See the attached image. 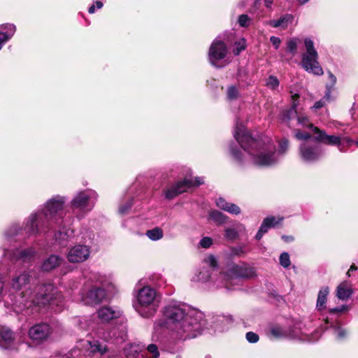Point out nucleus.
<instances>
[{
	"instance_id": "nucleus-1",
	"label": "nucleus",
	"mask_w": 358,
	"mask_h": 358,
	"mask_svg": "<svg viewBox=\"0 0 358 358\" xmlns=\"http://www.w3.org/2000/svg\"><path fill=\"white\" fill-rule=\"evenodd\" d=\"M163 319L155 321L154 330L166 329L174 341H185L196 337L206 330L210 334L222 332L228 329L231 320L217 315L204 319V314L180 301H171L163 310Z\"/></svg>"
},
{
	"instance_id": "nucleus-2",
	"label": "nucleus",
	"mask_w": 358,
	"mask_h": 358,
	"mask_svg": "<svg viewBox=\"0 0 358 358\" xmlns=\"http://www.w3.org/2000/svg\"><path fill=\"white\" fill-rule=\"evenodd\" d=\"M234 136L248 154L250 162L262 167L276 165L287 152L289 147L288 139L282 138L278 141L277 149L271 137L263 134L252 136L238 121L236 123Z\"/></svg>"
},
{
	"instance_id": "nucleus-3",
	"label": "nucleus",
	"mask_w": 358,
	"mask_h": 358,
	"mask_svg": "<svg viewBox=\"0 0 358 358\" xmlns=\"http://www.w3.org/2000/svg\"><path fill=\"white\" fill-rule=\"evenodd\" d=\"M31 282L30 271L16 273L12 275L10 280V287L17 292L13 299H11L12 306L17 313L26 312L32 313L29 309L32 306H45L48 303L59 306L62 303V296L52 284L38 285L36 294L32 293L29 288Z\"/></svg>"
},
{
	"instance_id": "nucleus-4",
	"label": "nucleus",
	"mask_w": 358,
	"mask_h": 358,
	"mask_svg": "<svg viewBox=\"0 0 358 358\" xmlns=\"http://www.w3.org/2000/svg\"><path fill=\"white\" fill-rule=\"evenodd\" d=\"M66 201V199L59 195L48 200L41 208L26 219V233L28 235L45 234L53 228V224L62 226Z\"/></svg>"
},
{
	"instance_id": "nucleus-5",
	"label": "nucleus",
	"mask_w": 358,
	"mask_h": 358,
	"mask_svg": "<svg viewBox=\"0 0 358 358\" xmlns=\"http://www.w3.org/2000/svg\"><path fill=\"white\" fill-rule=\"evenodd\" d=\"M89 279L99 285H84L80 292L79 301L85 305L95 306L101 303L106 298V292H113L115 289L110 275L91 273Z\"/></svg>"
},
{
	"instance_id": "nucleus-6",
	"label": "nucleus",
	"mask_w": 358,
	"mask_h": 358,
	"mask_svg": "<svg viewBox=\"0 0 358 358\" xmlns=\"http://www.w3.org/2000/svg\"><path fill=\"white\" fill-rule=\"evenodd\" d=\"M135 298L133 306L141 317L150 318L155 315L161 301L156 289L150 286H144L137 292Z\"/></svg>"
},
{
	"instance_id": "nucleus-7",
	"label": "nucleus",
	"mask_w": 358,
	"mask_h": 358,
	"mask_svg": "<svg viewBox=\"0 0 358 358\" xmlns=\"http://www.w3.org/2000/svg\"><path fill=\"white\" fill-rule=\"evenodd\" d=\"M255 271L252 268L245 264L230 265L225 273H220V278L223 280V287L231 289V285L239 281L241 278L253 276Z\"/></svg>"
},
{
	"instance_id": "nucleus-8",
	"label": "nucleus",
	"mask_w": 358,
	"mask_h": 358,
	"mask_svg": "<svg viewBox=\"0 0 358 358\" xmlns=\"http://www.w3.org/2000/svg\"><path fill=\"white\" fill-rule=\"evenodd\" d=\"M306 52L302 55V67L308 73L316 76H321L324 71L318 62V54L314 47L313 41L306 38L304 40Z\"/></svg>"
},
{
	"instance_id": "nucleus-9",
	"label": "nucleus",
	"mask_w": 358,
	"mask_h": 358,
	"mask_svg": "<svg viewBox=\"0 0 358 358\" xmlns=\"http://www.w3.org/2000/svg\"><path fill=\"white\" fill-rule=\"evenodd\" d=\"M203 266L194 278L195 281L206 282H214L217 287H223V280L215 279L217 272V262L215 256L210 255L203 259Z\"/></svg>"
},
{
	"instance_id": "nucleus-10",
	"label": "nucleus",
	"mask_w": 358,
	"mask_h": 358,
	"mask_svg": "<svg viewBox=\"0 0 358 358\" xmlns=\"http://www.w3.org/2000/svg\"><path fill=\"white\" fill-rule=\"evenodd\" d=\"M98 199L97 193L92 189L78 192L71 201L73 208L87 213L92 210Z\"/></svg>"
},
{
	"instance_id": "nucleus-11",
	"label": "nucleus",
	"mask_w": 358,
	"mask_h": 358,
	"mask_svg": "<svg viewBox=\"0 0 358 358\" xmlns=\"http://www.w3.org/2000/svg\"><path fill=\"white\" fill-rule=\"evenodd\" d=\"M292 108L283 110L281 113V120L282 122L286 123L289 127H291L290 122L296 119L297 124L303 127H307L312 129L313 131L314 125L310 122L308 117L303 113H299L296 110L298 106L297 100L299 97L298 94L292 95Z\"/></svg>"
},
{
	"instance_id": "nucleus-12",
	"label": "nucleus",
	"mask_w": 358,
	"mask_h": 358,
	"mask_svg": "<svg viewBox=\"0 0 358 358\" xmlns=\"http://www.w3.org/2000/svg\"><path fill=\"white\" fill-rule=\"evenodd\" d=\"M313 134H315V139L317 141L329 145H336L341 152H345L344 146L345 145H349L352 143V141L348 137L328 135L318 127L313 128Z\"/></svg>"
},
{
	"instance_id": "nucleus-13",
	"label": "nucleus",
	"mask_w": 358,
	"mask_h": 358,
	"mask_svg": "<svg viewBox=\"0 0 358 358\" xmlns=\"http://www.w3.org/2000/svg\"><path fill=\"white\" fill-rule=\"evenodd\" d=\"M204 182L203 178L196 177L194 179L185 178L168 188L164 192L165 197L172 199L178 195L185 192L188 189L194 186H199Z\"/></svg>"
},
{
	"instance_id": "nucleus-14",
	"label": "nucleus",
	"mask_w": 358,
	"mask_h": 358,
	"mask_svg": "<svg viewBox=\"0 0 358 358\" xmlns=\"http://www.w3.org/2000/svg\"><path fill=\"white\" fill-rule=\"evenodd\" d=\"M300 156L306 162H313L318 160L323 155L322 148L310 141L303 142L299 147Z\"/></svg>"
},
{
	"instance_id": "nucleus-15",
	"label": "nucleus",
	"mask_w": 358,
	"mask_h": 358,
	"mask_svg": "<svg viewBox=\"0 0 358 358\" xmlns=\"http://www.w3.org/2000/svg\"><path fill=\"white\" fill-rule=\"evenodd\" d=\"M227 54V48L224 42L220 39V36L217 37L211 43L209 51L208 58L211 64L217 67V62L223 59Z\"/></svg>"
},
{
	"instance_id": "nucleus-16",
	"label": "nucleus",
	"mask_w": 358,
	"mask_h": 358,
	"mask_svg": "<svg viewBox=\"0 0 358 358\" xmlns=\"http://www.w3.org/2000/svg\"><path fill=\"white\" fill-rule=\"evenodd\" d=\"M90 255L91 246L80 243L69 249L66 257L71 263H82L87 260Z\"/></svg>"
},
{
	"instance_id": "nucleus-17",
	"label": "nucleus",
	"mask_w": 358,
	"mask_h": 358,
	"mask_svg": "<svg viewBox=\"0 0 358 358\" xmlns=\"http://www.w3.org/2000/svg\"><path fill=\"white\" fill-rule=\"evenodd\" d=\"M36 255V250L32 247L16 249L12 254H10L6 248L3 249V256H8L13 260L20 261L23 263L32 262Z\"/></svg>"
},
{
	"instance_id": "nucleus-18",
	"label": "nucleus",
	"mask_w": 358,
	"mask_h": 358,
	"mask_svg": "<svg viewBox=\"0 0 358 358\" xmlns=\"http://www.w3.org/2000/svg\"><path fill=\"white\" fill-rule=\"evenodd\" d=\"M96 314L101 323H108L113 320L120 318L122 312L117 308L105 306L99 308Z\"/></svg>"
},
{
	"instance_id": "nucleus-19",
	"label": "nucleus",
	"mask_w": 358,
	"mask_h": 358,
	"mask_svg": "<svg viewBox=\"0 0 358 358\" xmlns=\"http://www.w3.org/2000/svg\"><path fill=\"white\" fill-rule=\"evenodd\" d=\"M0 347L6 350L17 348L14 333L7 327H0Z\"/></svg>"
},
{
	"instance_id": "nucleus-20",
	"label": "nucleus",
	"mask_w": 358,
	"mask_h": 358,
	"mask_svg": "<svg viewBox=\"0 0 358 358\" xmlns=\"http://www.w3.org/2000/svg\"><path fill=\"white\" fill-rule=\"evenodd\" d=\"M50 334V327L47 323H40L31 327L29 336L34 341H42L48 338Z\"/></svg>"
},
{
	"instance_id": "nucleus-21",
	"label": "nucleus",
	"mask_w": 358,
	"mask_h": 358,
	"mask_svg": "<svg viewBox=\"0 0 358 358\" xmlns=\"http://www.w3.org/2000/svg\"><path fill=\"white\" fill-rule=\"evenodd\" d=\"M26 222V220H24L22 227L20 226L19 224H13L8 229H7L4 232V240L6 242H10L13 240L16 241L15 237L20 234H22L23 232L28 236H31V235H28L24 230V224Z\"/></svg>"
},
{
	"instance_id": "nucleus-22",
	"label": "nucleus",
	"mask_w": 358,
	"mask_h": 358,
	"mask_svg": "<svg viewBox=\"0 0 358 358\" xmlns=\"http://www.w3.org/2000/svg\"><path fill=\"white\" fill-rule=\"evenodd\" d=\"M215 204L221 210L226 211L231 215H239L241 210L236 204L228 202L224 198L220 197L216 199Z\"/></svg>"
},
{
	"instance_id": "nucleus-23",
	"label": "nucleus",
	"mask_w": 358,
	"mask_h": 358,
	"mask_svg": "<svg viewBox=\"0 0 358 358\" xmlns=\"http://www.w3.org/2000/svg\"><path fill=\"white\" fill-rule=\"evenodd\" d=\"M16 31V27L13 24H6L0 26V50L5 43L10 40Z\"/></svg>"
},
{
	"instance_id": "nucleus-24",
	"label": "nucleus",
	"mask_w": 358,
	"mask_h": 358,
	"mask_svg": "<svg viewBox=\"0 0 358 358\" xmlns=\"http://www.w3.org/2000/svg\"><path fill=\"white\" fill-rule=\"evenodd\" d=\"M63 262V258L57 255H51L43 260L41 264V269L43 271H50L58 266Z\"/></svg>"
},
{
	"instance_id": "nucleus-25",
	"label": "nucleus",
	"mask_w": 358,
	"mask_h": 358,
	"mask_svg": "<svg viewBox=\"0 0 358 358\" xmlns=\"http://www.w3.org/2000/svg\"><path fill=\"white\" fill-rule=\"evenodd\" d=\"M73 234L74 231L73 229L63 227L62 229H59L55 233V238L59 245L65 247L69 240L73 237Z\"/></svg>"
},
{
	"instance_id": "nucleus-26",
	"label": "nucleus",
	"mask_w": 358,
	"mask_h": 358,
	"mask_svg": "<svg viewBox=\"0 0 358 358\" xmlns=\"http://www.w3.org/2000/svg\"><path fill=\"white\" fill-rule=\"evenodd\" d=\"M292 21L293 16L291 14H285L278 20L268 21L267 24L275 28L280 27L282 29H286L292 23Z\"/></svg>"
},
{
	"instance_id": "nucleus-27",
	"label": "nucleus",
	"mask_w": 358,
	"mask_h": 358,
	"mask_svg": "<svg viewBox=\"0 0 358 358\" xmlns=\"http://www.w3.org/2000/svg\"><path fill=\"white\" fill-rule=\"evenodd\" d=\"M271 335L277 339L294 338L297 336V334L288 333V330L286 328H283L280 326H274L271 328Z\"/></svg>"
},
{
	"instance_id": "nucleus-28",
	"label": "nucleus",
	"mask_w": 358,
	"mask_h": 358,
	"mask_svg": "<svg viewBox=\"0 0 358 358\" xmlns=\"http://www.w3.org/2000/svg\"><path fill=\"white\" fill-rule=\"evenodd\" d=\"M329 293V289L328 287H323L319 291L316 303V309L318 311H322L326 308Z\"/></svg>"
},
{
	"instance_id": "nucleus-29",
	"label": "nucleus",
	"mask_w": 358,
	"mask_h": 358,
	"mask_svg": "<svg viewBox=\"0 0 358 358\" xmlns=\"http://www.w3.org/2000/svg\"><path fill=\"white\" fill-rule=\"evenodd\" d=\"M236 228L234 227H227L224 229V237L229 241H234L238 238L239 232L244 231L245 227L241 223L236 224Z\"/></svg>"
},
{
	"instance_id": "nucleus-30",
	"label": "nucleus",
	"mask_w": 358,
	"mask_h": 358,
	"mask_svg": "<svg viewBox=\"0 0 358 358\" xmlns=\"http://www.w3.org/2000/svg\"><path fill=\"white\" fill-rule=\"evenodd\" d=\"M208 220L213 221L217 225H222L227 221L228 217L217 210H211L208 213Z\"/></svg>"
},
{
	"instance_id": "nucleus-31",
	"label": "nucleus",
	"mask_w": 358,
	"mask_h": 358,
	"mask_svg": "<svg viewBox=\"0 0 358 358\" xmlns=\"http://www.w3.org/2000/svg\"><path fill=\"white\" fill-rule=\"evenodd\" d=\"M229 152L232 159L234 160L235 162H236L238 164H245V160L243 157V154L239 149L231 145L229 146Z\"/></svg>"
},
{
	"instance_id": "nucleus-32",
	"label": "nucleus",
	"mask_w": 358,
	"mask_h": 358,
	"mask_svg": "<svg viewBox=\"0 0 358 358\" xmlns=\"http://www.w3.org/2000/svg\"><path fill=\"white\" fill-rule=\"evenodd\" d=\"M288 333H292L294 334H297L298 336L294 338H288L289 339H299L301 341H308L310 342H313L317 340V337H310L308 335H303L301 330L297 328L294 329H287Z\"/></svg>"
},
{
	"instance_id": "nucleus-33",
	"label": "nucleus",
	"mask_w": 358,
	"mask_h": 358,
	"mask_svg": "<svg viewBox=\"0 0 358 358\" xmlns=\"http://www.w3.org/2000/svg\"><path fill=\"white\" fill-rule=\"evenodd\" d=\"M94 238V234L92 231L83 229L80 233V241L83 245H89L92 243Z\"/></svg>"
},
{
	"instance_id": "nucleus-34",
	"label": "nucleus",
	"mask_w": 358,
	"mask_h": 358,
	"mask_svg": "<svg viewBox=\"0 0 358 358\" xmlns=\"http://www.w3.org/2000/svg\"><path fill=\"white\" fill-rule=\"evenodd\" d=\"M164 235L163 231L159 227H155L152 229L146 231V236L152 241H156L162 238Z\"/></svg>"
},
{
	"instance_id": "nucleus-35",
	"label": "nucleus",
	"mask_w": 358,
	"mask_h": 358,
	"mask_svg": "<svg viewBox=\"0 0 358 358\" xmlns=\"http://www.w3.org/2000/svg\"><path fill=\"white\" fill-rule=\"evenodd\" d=\"M351 290L345 287L344 285H340L337 287L336 296H338V299L341 300H346L351 296Z\"/></svg>"
},
{
	"instance_id": "nucleus-36",
	"label": "nucleus",
	"mask_w": 358,
	"mask_h": 358,
	"mask_svg": "<svg viewBox=\"0 0 358 358\" xmlns=\"http://www.w3.org/2000/svg\"><path fill=\"white\" fill-rule=\"evenodd\" d=\"M133 204V199L128 196L124 199V201L123 203L120 204L119 207V213L121 215H124L128 213L129 210L131 208Z\"/></svg>"
},
{
	"instance_id": "nucleus-37",
	"label": "nucleus",
	"mask_w": 358,
	"mask_h": 358,
	"mask_svg": "<svg viewBox=\"0 0 358 358\" xmlns=\"http://www.w3.org/2000/svg\"><path fill=\"white\" fill-rule=\"evenodd\" d=\"M331 328L333 329V333L337 339L341 340L346 337L347 331L345 329L341 328L338 323L331 325Z\"/></svg>"
},
{
	"instance_id": "nucleus-38",
	"label": "nucleus",
	"mask_w": 358,
	"mask_h": 358,
	"mask_svg": "<svg viewBox=\"0 0 358 358\" xmlns=\"http://www.w3.org/2000/svg\"><path fill=\"white\" fill-rule=\"evenodd\" d=\"M240 92L238 88L235 85L228 87L227 91V97L229 100H236L239 97Z\"/></svg>"
},
{
	"instance_id": "nucleus-39",
	"label": "nucleus",
	"mask_w": 358,
	"mask_h": 358,
	"mask_svg": "<svg viewBox=\"0 0 358 358\" xmlns=\"http://www.w3.org/2000/svg\"><path fill=\"white\" fill-rule=\"evenodd\" d=\"M237 22L240 27L247 28L252 24V19L246 14H242L238 16Z\"/></svg>"
},
{
	"instance_id": "nucleus-40",
	"label": "nucleus",
	"mask_w": 358,
	"mask_h": 358,
	"mask_svg": "<svg viewBox=\"0 0 358 358\" xmlns=\"http://www.w3.org/2000/svg\"><path fill=\"white\" fill-rule=\"evenodd\" d=\"M299 41V39L294 38L289 39L287 42V50L292 55H295L297 52Z\"/></svg>"
},
{
	"instance_id": "nucleus-41",
	"label": "nucleus",
	"mask_w": 358,
	"mask_h": 358,
	"mask_svg": "<svg viewBox=\"0 0 358 358\" xmlns=\"http://www.w3.org/2000/svg\"><path fill=\"white\" fill-rule=\"evenodd\" d=\"M235 48L233 50L234 55H238L246 48V41L245 38H240L235 43Z\"/></svg>"
},
{
	"instance_id": "nucleus-42",
	"label": "nucleus",
	"mask_w": 358,
	"mask_h": 358,
	"mask_svg": "<svg viewBox=\"0 0 358 358\" xmlns=\"http://www.w3.org/2000/svg\"><path fill=\"white\" fill-rule=\"evenodd\" d=\"M266 85L268 88L275 90L279 86V80L275 76H270L266 80Z\"/></svg>"
},
{
	"instance_id": "nucleus-43",
	"label": "nucleus",
	"mask_w": 358,
	"mask_h": 358,
	"mask_svg": "<svg viewBox=\"0 0 358 358\" xmlns=\"http://www.w3.org/2000/svg\"><path fill=\"white\" fill-rule=\"evenodd\" d=\"M279 260L280 265L284 268H288L291 264L289 255L287 252H282L280 256Z\"/></svg>"
},
{
	"instance_id": "nucleus-44",
	"label": "nucleus",
	"mask_w": 358,
	"mask_h": 358,
	"mask_svg": "<svg viewBox=\"0 0 358 358\" xmlns=\"http://www.w3.org/2000/svg\"><path fill=\"white\" fill-rule=\"evenodd\" d=\"M265 220L267 222V224H268V226L271 228L278 224L282 220V217L270 216L266 217Z\"/></svg>"
},
{
	"instance_id": "nucleus-45",
	"label": "nucleus",
	"mask_w": 358,
	"mask_h": 358,
	"mask_svg": "<svg viewBox=\"0 0 358 358\" xmlns=\"http://www.w3.org/2000/svg\"><path fill=\"white\" fill-rule=\"evenodd\" d=\"M294 136L298 140L304 141V142L308 141V140L311 138V135L309 133L302 132L299 130L295 131Z\"/></svg>"
},
{
	"instance_id": "nucleus-46",
	"label": "nucleus",
	"mask_w": 358,
	"mask_h": 358,
	"mask_svg": "<svg viewBox=\"0 0 358 358\" xmlns=\"http://www.w3.org/2000/svg\"><path fill=\"white\" fill-rule=\"evenodd\" d=\"M329 97H330V92H327L326 95L322 99H320V101L315 103L314 106H313V108H314V109L321 108L322 107H323L325 105L326 101L329 99Z\"/></svg>"
},
{
	"instance_id": "nucleus-47",
	"label": "nucleus",
	"mask_w": 358,
	"mask_h": 358,
	"mask_svg": "<svg viewBox=\"0 0 358 358\" xmlns=\"http://www.w3.org/2000/svg\"><path fill=\"white\" fill-rule=\"evenodd\" d=\"M245 338L250 343H256L259 339L258 334L252 331L248 332L245 335Z\"/></svg>"
},
{
	"instance_id": "nucleus-48",
	"label": "nucleus",
	"mask_w": 358,
	"mask_h": 358,
	"mask_svg": "<svg viewBox=\"0 0 358 358\" xmlns=\"http://www.w3.org/2000/svg\"><path fill=\"white\" fill-rule=\"evenodd\" d=\"M85 322L86 324L87 327L89 329H91L93 331H96L98 324L94 320V319L92 317H89L88 319H86L85 320Z\"/></svg>"
},
{
	"instance_id": "nucleus-49",
	"label": "nucleus",
	"mask_w": 358,
	"mask_h": 358,
	"mask_svg": "<svg viewBox=\"0 0 358 358\" xmlns=\"http://www.w3.org/2000/svg\"><path fill=\"white\" fill-rule=\"evenodd\" d=\"M213 244V240L210 237H203L199 242V245L201 248H208Z\"/></svg>"
},
{
	"instance_id": "nucleus-50",
	"label": "nucleus",
	"mask_w": 358,
	"mask_h": 358,
	"mask_svg": "<svg viewBox=\"0 0 358 358\" xmlns=\"http://www.w3.org/2000/svg\"><path fill=\"white\" fill-rule=\"evenodd\" d=\"M98 337L103 339L104 341H109L113 339V337H115V333H113V336L110 335V333H101L97 332Z\"/></svg>"
},
{
	"instance_id": "nucleus-51",
	"label": "nucleus",
	"mask_w": 358,
	"mask_h": 358,
	"mask_svg": "<svg viewBox=\"0 0 358 358\" xmlns=\"http://www.w3.org/2000/svg\"><path fill=\"white\" fill-rule=\"evenodd\" d=\"M95 7H96L98 9H100L103 7V3L99 1L96 0L94 4H92L88 9V12L90 14H92L95 12Z\"/></svg>"
},
{
	"instance_id": "nucleus-52",
	"label": "nucleus",
	"mask_w": 358,
	"mask_h": 358,
	"mask_svg": "<svg viewBox=\"0 0 358 358\" xmlns=\"http://www.w3.org/2000/svg\"><path fill=\"white\" fill-rule=\"evenodd\" d=\"M328 76H329V84L327 85V88L328 89V92H329V88L332 87L336 83V78L331 72L328 73Z\"/></svg>"
},
{
	"instance_id": "nucleus-53",
	"label": "nucleus",
	"mask_w": 358,
	"mask_h": 358,
	"mask_svg": "<svg viewBox=\"0 0 358 358\" xmlns=\"http://www.w3.org/2000/svg\"><path fill=\"white\" fill-rule=\"evenodd\" d=\"M347 310H348V307L347 306H341L340 307L330 308L329 310V312L330 313H331V314H334V313H342V312L346 311Z\"/></svg>"
},
{
	"instance_id": "nucleus-54",
	"label": "nucleus",
	"mask_w": 358,
	"mask_h": 358,
	"mask_svg": "<svg viewBox=\"0 0 358 358\" xmlns=\"http://www.w3.org/2000/svg\"><path fill=\"white\" fill-rule=\"evenodd\" d=\"M270 41L275 49H278L281 43L280 38L276 36H271Z\"/></svg>"
},
{
	"instance_id": "nucleus-55",
	"label": "nucleus",
	"mask_w": 358,
	"mask_h": 358,
	"mask_svg": "<svg viewBox=\"0 0 358 358\" xmlns=\"http://www.w3.org/2000/svg\"><path fill=\"white\" fill-rule=\"evenodd\" d=\"M4 294V280L2 275L0 274V301L3 299Z\"/></svg>"
},
{
	"instance_id": "nucleus-56",
	"label": "nucleus",
	"mask_w": 358,
	"mask_h": 358,
	"mask_svg": "<svg viewBox=\"0 0 358 358\" xmlns=\"http://www.w3.org/2000/svg\"><path fill=\"white\" fill-rule=\"evenodd\" d=\"M271 227L268 226V224H267V222L265 220V219L263 220L261 226H260V228H259V231L264 234L266 233L268 231V230L270 229Z\"/></svg>"
},
{
	"instance_id": "nucleus-57",
	"label": "nucleus",
	"mask_w": 358,
	"mask_h": 358,
	"mask_svg": "<svg viewBox=\"0 0 358 358\" xmlns=\"http://www.w3.org/2000/svg\"><path fill=\"white\" fill-rule=\"evenodd\" d=\"M232 253L234 255L241 256V255L245 254V251H244L243 247H236V248H233Z\"/></svg>"
},
{
	"instance_id": "nucleus-58",
	"label": "nucleus",
	"mask_w": 358,
	"mask_h": 358,
	"mask_svg": "<svg viewBox=\"0 0 358 358\" xmlns=\"http://www.w3.org/2000/svg\"><path fill=\"white\" fill-rule=\"evenodd\" d=\"M282 239L285 242H292L294 241V237L292 236H282Z\"/></svg>"
},
{
	"instance_id": "nucleus-59",
	"label": "nucleus",
	"mask_w": 358,
	"mask_h": 358,
	"mask_svg": "<svg viewBox=\"0 0 358 358\" xmlns=\"http://www.w3.org/2000/svg\"><path fill=\"white\" fill-rule=\"evenodd\" d=\"M357 266H356L355 264H352V265L350 266V267L347 274L348 275H350V272L354 271H357Z\"/></svg>"
},
{
	"instance_id": "nucleus-60",
	"label": "nucleus",
	"mask_w": 358,
	"mask_h": 358,
	"mask_svg": "<svg viewBox=\"0 0 358 358\" xmlns=\"http://www.w3.org/2000/svg\"><path fill=\"white\" fill-rule=\"evenodd\" d=\"M264 233L261 232V231L259 230V231H257V233L256 236H255V238H256L257 240H258V241H259V240H260V239L262 238V236H263V235H264Z\"/></svg>"
},
{
	"instance_id": "nucleus-61",
	"label": "nucleus",
	"mask_w": 358,
	"mask_h": 358,
	"mask_svg": "<svg viewBox=\"0 0 358 358\" xmlns=\"http://www.w3.org/2000/svg\"><path fill=\"white\" fill-rule=\"evenodd\" d=\"M310 0H296L299 4L300 5H304L306 3H308Z\"/></svg>"
},
{
	"instance_id": "nucleus-62",
	"label": "nucleus",
	"mask_w": 358,
	"mask_h": 358,
	"mask_svg": "<svg viewBox=\"0 0 358 358\" xmlns=\"http://www.w3.org/2000/svg\"><path fill=\"white\" fill-rule=\"evenodd\" d=\"M355 143L358 147V139L355 142Z\"/></svg>"
},
{
	"instance_id": "nucleus-63",
	"label": "nucleus",
	"mask_w": 358,
	"mask_h": 358,
	"mask_svg": "<svg viewBox=\"0 0 358 358\" xmlns=\"http://www.w3.org/2000/svg\"><path fill=\"white\" fill-rule=\"evenodd\" d=\"M326 323L327 324L329 322L328 319L325 320Z\"/></svg>"
}]
</instances>
